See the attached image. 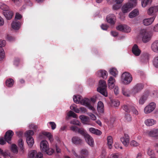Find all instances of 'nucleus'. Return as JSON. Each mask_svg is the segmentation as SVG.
Instances as JSON below:
<instances>
[{
	"mask_svg": "<svg viewBox=\"0 0 158 158\" xmlns=\"http://www.w3.org/2000/svg\"><path fill=\"white\" fill-rule=\"evenodd\" d=\"M99 86L97 89V91L105 97L108 96L106 90V85L105 81L104 80H100L99 82Z\"/></svg>",
	"mask_w": 158,
	"mask_h": 158,
	"instance_id": "f257e3e1",
	"label": "nucleus"
},
{
	"mask_svg": "<svg viewBox=\"0 0 158 158\" xmlns=\"http://www.w3.org/2000/svg\"><path fill=\"white\" fill-rule=\"evenodd\" d=\"M137 0H129V2L126 3L122 7V10L124 13H127L131 10L132 8L136 5Z\"/></svg>",
	"mask_w": 158,
	"mask_h": 158,
	"instance_id": "f03ea898",
	"label": "nucleus"
},
{
	"mask_svg": "<svg viewBox=\"0 0 158 158\" xmlns=\"http://www.w3.org/2000/svg\"><path fill=\"white\" fill-rule=\"evenodd\" d=\"M34 134L33 131L31 130L27 131L25 134V135L27 138V142L29 147H31L34 143V139L31 136Z\"/></svg>",
	"mask_w": 158,
	"mask_h": 158,
	"instance_id": "7ed1b4c3",
	"label": "nucleus"
},
{
	"mask_svg": "<svg viewBox=\"0 0 158 158\" xmlns=\"http://www.w3.org/2000/svg\"><path fill=\"white\" fill-rule=\"evenodd\" d=\"M132 77L131 74L128 72L123 73L121 77V80L124 84L128 85L132 81Z\"/></svg>",
	"mask_w": 158,
	"mask_h": 158,
	"instance_id": "20e7f679",
	"label": "nucleus"
},
{
	"mask_svg": "<svg viewBox=\"0 0 158 158\" xmlns=\"http://www.w3.org/2000/svg\"><path fill=\"white\" fill-rule=\"evenodd\" d=\"M140 35L142 36V40L144 43H147L151 39V35L147 30L143 29L140 31Z\"/></svg>",
	"mask_w": 158,
	"mask_h": 158,
	"instance_id": "39448f33",
	"label": "nucleus"
},
{
	"mask_svg": "<svg viewBox=\"0 0 158 158\" xmlns=\"http://www.w3.org/2000/svg\"><path fill=\"white\" fill-rule=\"evenodd\" d=\"M70 130L75 132H78L85 137L87 134L82 128H79L75 126H72L70 127Z\"/></svg>",
	"mask_w": 158,
	"mask_h": 158,
	"instance_id": "423d86ee",
	"label": "nucleus"
},
{
	"mask_svg": "<svg viewBox=\"0 0 158 158\" xmlns=\"http://www.w3.org/2000/svg\"><path fill=\"white\" fill-rule=\"evenodd\" d=\"M29 158H43V155L40 152L37 153L36 151L33 150L29 152Z\"/></svg>",
	"mask_w": 158,
	"mask_h": 158,
	"instance_id": "0eeeda50",
	"label": "nucleus"
},
{
	"mask_svg": "<svg viewBox=\"0 0 158 158\" xmlns=\"http://www.w3.org/2000/svg\"><path fill=\"white\" fill-rule=\"evenodd\" d=\"M6 41L4 40H0V60H3L5 57V53L2 47L5 46Z\"/></svg>",
	"mask_w": 158,
	"mask_h": 158,
	"instance_id": "6e6552de",
	"label": "nucleus"
},
{
	"mask_svg": "<svg viewBox=\"0 0 158 158\" xmlns=\"http://www.w3.org/2000/svg\"><path fill=\"white\" fill-rule=\"evenodd\" d=\"M14 135V132L11 130L7 131L4 135V139L9 143L11 144V139Z\"/></svg>",
	"mask_w": 158,
	"mask_h": 158,
	"instance_id": "1a4fd4ad",
	"label": "nucleus"
},
{
	"mask_svg": "<svg viewBox=\"0 0 158 158\" xmlns=\"http://www.w3.org/2000/svg\"><path fill=\"white\" fill-rule=\"evenodd\" d=\"M156 105V104L154 102L150 103L144 109V112L147 114L152 112L155 109Z\"/></svg>",
	"mask_w": 158,
	"mask_h": 158,
	"instance_id": "9d476101",
	"label": "nucleus"
},
{
	"mask_svg": "<svg viewBox=\"0 0 158 158\" xmlns=\"http://www.w3.org/2000/svg\"><path fill=\"white\" fill-rule=\"evenodd\" d=\"M120 140L125 146L127 147L129 143L130 137L128 134H124V136L121 138Z\"/></svg>",
	"mask_w": 158,
	"mask_h": 158,
	"instance_id": "9b49d317",
	"label": "nucleus"
},
{
	"mask_svg": "<svg viewBox=\"0 0 158 158\" xmlns=\"http://www.w3.org/2000/svg\"><path fill=\"white\" fill-rule=\"evenodd\" d=\"M107 22L111 25H113L115 24L116 21V17L114 14L109 15L106 18Z\"/></svg>",
	"mask_w": 158,
	"mask_h": 158,
	"instance_id": "f8f14e48",
	"label": "nucleus"
},
{
	"mask_svg": "<svg viewBox=\"0 0 158 158\" xmlns=\"http://www.w3.org/2000/svg\"><path fill=\"white\" fill-rule=\"evenodd\" d=\"M48 142L45 140L41 141L40 143V148L41 150L43 152L47 151L48 149Z\"/></svg>",
	"mask_w": 158,
	"mask_h": 158,
	"instance_id": "ddd939ff",
	"label": "nucleus"
},
{
	"mask_svg": "<svg viewBox=\"0 0 158 158\" xmlns=\"http://www.w3.org/2000/svg\"><path fill=\"white\" fill-rule=\"evenodd\" d=\"M132 52L135 56H138L140 55L141 51L139 48L138 45L135 44L132 48Z\"/></svg>",
	"mask_w": 158,
	"mask_h": 158,
	"instance_id": "4468645a",
	"label": "nucleus"
},
{
	"mask_svg": "<svg viewBox=\"0 0 158 158\" xmlns=\"http://www.w3.org/2000/svg\"><path fill=\"white\" fill-rule=\"evenodd\" d=\"M144 85L142 83H138L133 87V92L135 94L140 91L143 88Z\"/></svg>",
	"mask_w": 158,
	"mask_h": 158,
	"instance_id": "2eb2a0df",
	"label": "nucleus"
},
{
	"mask_svg": "<svg viewBox=\"0 0 158 158\" xmlns=\"http://www.w3.org/2000/svg\"><path fill=\"white\" fill-rule=\"evenodd\" d=\"M87 143L91 147H93L94 145V142L93 138L89 135H85L84 137Z\"/></svg>",
	"mask_w": 158,
	"mask_h": 158,
	"instance_id": "dca6fc26",
	"label": "nucleus"
},
{
	"mask_svg": "<svg viewBox=\"0 0 158 158\" xmlns=\"http://www.w3.org/2000/svg\"><path fill=\"white\" fill-rule=\"evenodd\" d=\"M97 76L102 77L103 79H106L107 77L108 73L105 70H100L97 73Z\"/></svg>",
	"mask_w": 158,
	"mask_h": 158,
	"instance_id": "f3484780",
	"label": "nucleus"
},
{
	"mask_svg": "<svg viewBox=\"0 0 158 158\" xmlns=\"http://www.w3.org/2000/svg\"><path fill=\"white\" fill-rule=\"evenodd\" d=\"M115 80L112 77L110 76L108 80V85L110 89H113L115 85Z\"/></svg>",
	"mask_w": 158,
	"mask_h": 158,
	"instance_id": "a211bd4d",
	"label": "nucleus"
},
{
	"mask_svg": "<svg viewBox=\"0 0 158 158\" xmlns=\"http://www.w3.org/2000/svg\"><path fill=\"white\" fill-rule=\"evenodd\" d=\"M158 11V6L151 7L148 10V13L149 15H153Z\"/></svg>",
	"mask_w": 158,
	"mask_h": 158,
	"instance_id": "6ab92c4d",
	"label": "nucleus"
},
{
	"mask_svg": "<svg viewBox=\"0 0 158 158\" xmlns=\"http://www.w3.org/2000/svg\"><path fill=\"white\" fill-rule=\"evenodd\" d=\"M154 19L153 17L150 18L145 19L143 20V23L145 26L149 25L152 23Z\"/></svg>",
	"mask_w": 158,
	"mask_h": 158,
	"instance_id": "aec40b11",
	"label": "nucleus"
},
{
	"mask_svg": "<svg viewBox=\"0 0 158 158\" xmlns=\"http://www.w3.org/2000/svg\"><path fill=\"white\" fill-rule=\"evenodd\" d=\"M3 13L6 18L8 20L11 19L13 15V12L9 10L5 11H3Z\"/></svg>",
	"mask_w": 158,
	"mask_h": 158,
	"instance_id": "412c9836",
	"label": "nucleus"
},
{
	"mask_svg": "<svg viewBox=\"0 0 158 158\" xmlns=\"http://www.w3.org/2000/svg\"><path fill=\"white\" fill-rule=\"evenodd\" d=\"M97 110L100 113H103L104 112V106L103 103L101 101L98 103Z\"/></svg>",
	"mask_w": 158,
	"mask_h": 158,
	"instance_id": "4be33fe9",
	"label": "nucleus"
},
{
	"mask_svg": "<svg viewBox=\"0 0 158 158\" xmlns=\"http://www.w3.org/2000/svg\"><path fill=\"white\" fill-rule=\"evenodd\" d=\"M12 27L15 30H18L20 26V23L16 20H15L11 24Z\"/></svg>",
	"mask_w": 158,
	"mask_h": 158,
	"instance_id": "5701e85b",
	"label": "nucleus"
},
{
	"mask_svg": "<svg viewBox=\"0 0 158 158\" xmlns=\"http://www.w3.org/2000/svg\"><path fill=\"white\" fill-rule=\"evenodd\" d=\"M151 48L154 52H158V40H155L152 43Z\"/></svg>",
	"mask_w": 158,
	"mask_h": 158,
	"instance_id": "b1692460",
	"label": "nucleus"
},
{
	"mask_svg": "<svg viewBox=\"0 0 158 158\" xmlns=\"http://www.w3.org/2000/svg\"><path fill=\"white\" fill-rule=\"evenodd\" d=\"M144 122L147 126H150L156 124V121L153 119H148L145 120Z\"/></svg>",
	"mask_w": 158,
	"mask_h": 158,
	"instance_id": "393cba45",
	"label": "nucleus"
},
{
	"mask_svg": "<svg viewBox=\"0 0 158 158\" xmlns=\"http://www.w3.org/2000/svg\"><path fill=\"white\" fill-rule=\"evenodd\" d=\"M89 131L92 133L98 135H100L102 133V132L100 130L93 127L89 128Z\"/></svg>",
	"mask_w": 158,
	"mask_h": 158,
	"instance_id": "a878e982",
	"label": "nucleus"
},
{
	"mask_svg": "<svg viewBox=\"0 0 158 158\" xmlns=\"http://www.w3.org/2000/svg\"><path fill=\"white\" fill-rule=\"evenodd\" d=\"M72 142L76 144H81L82 142V140L79 137L75 136L72 139Z\"/></svg>",
	"mask_w": 158,
	"mask_h": 158,
	"instance_id": "bb28decb",
	"label": "nucleus"
},
{
	"mask_svg": "<svg viewBox=\"0 0 158 158\" xmlns=\"http://www.w3.org/2000/svg\"><path fill=\"white\" fill-rule=\"evenodd\" d=\"M89 154L88 151L86 149H83L80 152V156H79V158H81L82 157L86 158Z\"/></svg>",
	"mask_w": 158,
	"mask_h": 158,
	"instance_id": "cd10ccee",
	"label": "nucleus"
},
{
	"mask_svg": "<svg viewBox=\"0 0 158 158\" xmlns=\"http://www.w3.org/2000/svg\"><path fill=\"white\" fill-rule=\"evenodd\" d=\"M149 54L147 52L143 53L141 56V59L143 62H146L148 60Z\"/></svg>",
	"mask_w": 158,
	"mask_h": 158,
	"instance_id": "c85d7f7f",
	"label": "nucleus"
},
{
	"mask_svg": "<svg viewBox=\"0 0 158 158\" xmlns=\"http://www.w3.org/2000/svg\"><path fill=\"white\" fill-rule=\"evenodd\" d=\"M107 144L108 148L110 149H111L112 147V144L113 143V139L112 136H107Z\"/></svg>",
	"mask_w": 158,
	"mask_h": 158,
	"instance_id": "c756f323",
	"label": "nucleus"
},
{
	"mask_svg": "<svg viewBox=\"0 0 158 158\" xmlns=\"http://www.w3.org/2000/svg\"><path fill=\"white\" fill-rule=\"evenodd\" d=\"M139 14V11L138 9H135L132 11L129 14V17L130 18H132L136 16Z\"/></svg>",
	"mask_w": 158,
	"mask_h": 158,
	"instance_id": "7c9ffc66",
	"label": "nucleus"
},
{
	"mask_svg": "<svg viewBox=\"0 0 158 158\" xmlns=\"http://www.w3.org/2000/svg\"><path fill=\"white\" fill-rule=\"evenodd\" d=\"M148 135L151 137L158 136V129L151 131L148 133Z\"/></svg>",
	"mask_w": 158,
	"mask_h": 158,
	"instance_id": "2f4dec72",
	"label": "nucleus"
},
{
	"mask_svg": "<svg viewBox=\"0 0 158 158\" xmlns=\"http://www.w3.org/2000/svg\"><path fill=\"white\" fill-rule=\"evenodd\" d=\"M82 97L79 95H75L73 97V100L76 103H79Z\"/></svg>",
	"mask_w": 158,
	"mask_h": 158,
	"instance_id": "473e14b6",
	"label": "nucleus"
},
{
	"mask_svg": "<svg viewBox=\"0 0 158 158\" xmlns=\"http://www.w3.org/2000/svg\"><path fill=\"white\" fill-rule=\"evenodd\" d=\"M123 94L125 96L129 97L130 96V91L129 89L125 87H123L122 89Z\"/></svg>",
	"mask_w": 158,
	"mask_h": 158,
	"instance_id": "72a5a7b5",
	"label": "nucleus"
},
{
	"mask_svg": "<svg viewBox=\"0 0 158 158\" xmlns=\"http://www.w3.org/2000/svg\"><path fill=\"white\" fill-rule=\"evenodd\" d=\"M89 102L90 101L89 99L87 98H85L82 99V98L80 103L82 105H83L86 106L88 105V104Z\"/></svg>",
	"mask_w": 158,
	"mask_h": 158,
	"instance_id": "f704fd0d",
	"label": "nucleus"
},
{
	"mask_svg": "<svg viewBox=\"0 0 158 158\" xmlns=\"http://www.w3.org/2000/svg\"><path fill=\"white\" fill-rule=\"evenodd\" d=\"M14 81L12 79L10 78L7 80L6 82V85L8 87H11L13 86Z\"/></svg>",
	"mask_w": 158,
	"mask_h": 158,
	"instance_id": "c9c22d12",
	"label": "nucleus"
},
{
	"mask_svg": "<svg viewBox=\"0 0 158 158\" xmlns=\"http://www.w3.org/2000/svg\"><path fill=\"white\" fill-rule=\"evenodd\" d=\"M79 118L81 119L82 122L84 123H86L89 121V118L86 116L81 115L79 116Z\"/></svg>",
	"mask_w": 158,
	"mask_h": 158,
	"instance_id": "e433bc0d",
	"label": "nucleus"
},
{
	"mask_svg": "<svg viewBox=\"0 0 158 158\" xmlns=\"http://www.w3.org/2000/svg\"><path fill=\"white\" fill-rule=\"evenodd\" d=\"M43 134L44 135L47 137L51 143H52L53 142V139L52 136L50 132H44Z\"/></svg>",
	"mask_w": 158,
	"mask_h": 158,
	"instance_id": "4c0bfd02",
	"label": "nucleus"
},
{
	"mask_svg": "<svg viewBox=\"0 0 158 158\" xmlns=\"http://www.w3.org/2000/svg\"><path fill=\"white\" fill-rule=\"evenodd\" d=\"M109 72L110 74L114 77H116L118 74V72L117 69L114 68H112L110 69Z\"/></svg>",
	"mask_w": 158,
	"mask_h": 158,
	"instance_id": "58836bf2",
	"label": "nucleus"
},
{
	"mask_svg": "<svg viewBox=\"0 0 158 158\" xmlns=\"http://www.w3.org/2000/svg\"><path fill=\"white\" fill-rule=\"evenodd\" d=\"M148 96L147 95H143L139 100V103L140 104H143L144 102L147 100Z\"/></svg>",
	"mask_w": 158,
	"mask_h": 158,
	"instance_id": "ea45409f",
	"label": "nucleus"
},
{
	"mask_svg": "<svg viewBox=\"0 0 158 158\" xmlns=\"http://www.w3.org/2000/svg\"><path fill=\"white\" fill-rule=\"evenodd\" d=\"M0 8L5 11L9 10V7L4 3L0 2Z\"/></svg>",
	"mask_w": 158,
	"mask_h": 158,
	"instance_id": "a19ab883",
	"label": "nucleus"
},
{
	"mask_svg": "<svg viewBox=\"0 0 158 158\" xmlns=\"http://www.w3.org/2000/svg\"><path fill=\"white\" fill-rule=\"evenodd\" d=\"M132 106L129 105H124L122 106L123 109L127 112H131V107Z\"/></svg>",
	"mask_w": 158,
	"mask_h": 158,
	"instance_id": "79ce46f5",
	"label": "nucleus"
},
{
	"mask_svg": "<svg viewBox=\"0 0 158 158\" xmlns=\"http://www.w3.org/2000/svg\"><path fill=\"white\" fill-rule=\"evenodd\" d=\"M18 146L20 148V149L22 151L23 149V139H19L18 141Z\"/></svg>",
	"mask_w": 158,
	"mask_h": 158,
	"instance_id": "37998d69",
	"label": "nucleus"
},
{
	"mask_svg": "<svg viewBox=\"0 0 158 158\" xmlns=\"http://www.w3.org/2000/svg\"><path fill=\"white\" fill-rule=\"evenodd\" d=\"M150 3L151 0H142V6L143 7H145Z\"/></svg>",
	"mask_w": 158,
	"mask_h": 158,
	"instance_id": "c03bdc74",
	"label": "nucleus"
},
{
	"mask_svg": "<svg viewBox=\"0 0 158 158\" xmlns=\"http://www.w3.org/2000/svg\"><path fill=\"white\" fill-rule=\"evenodd\" d=\"M11 151L14 153H17L18 152V150L17 146L15 144L12 145L11 148Z\"/></svg>",
	"mask_w": 158,
	"mask_h": 158,
	"instance_id": "a18cd8bd",
	"label": "nucleus"
},
{
	"mask_svg": "<svg viewBox=\"0 0 158 158\" xmlns=\"http://www.w3.org/2000/svg\"><path fill=\"white\" fill-rule=\"evenodd\" d=\"M153 64L155 67L158 69V56L154 58L153 60Z\"/></svg>",
	"mask_w": 158,
	"mask_h": 158,
	"instance_id": "49530a36",
	"label": "nucleus"
},
{
	"mask_svg": "<svg viewBox=\"0 0 158 158\" xmlns=\"http://www.w3.org/2000/svg\"><path fill=\"white\" fill-rule=\"evenodd\" d=\"M112 104L115 106H118L120 104V102L117 100H114L112 102Z\"/></svg>",
	"mask_w": 158,
	"mask_h": 158,
	"instance_id": "de8ad7c7",
	"label": "nucleus"
},
{
	"mask_svg": "<svg viewBox=\"0 0 158 158\" xmlns=\"http://www.w3.org/2000/svg\"><path fill=\"white\" fill-rule=\"evenodd\" d=\"M131 28L127 26V25H124V32H125L128 33L130 32L131 31Z\"/></svg>",
	"mask_w": 158,
	"mask_h": 158,
	"instance_id": "09e8293b",
	"label": "nucleus"
},
{
	"mask_svg": "<svg viewBox=\"0 0 158 158\" xmlns=\"http://www.w3.org/2000/svg\"><path fill=\"white\" fill-rule=\"evenodd\" d=\"M68 115L69 117H72L74 118H77V114L71 110L69 111Z\"/></svg>",
	"mask_w": 158,
	"mask_h": 158,
	"instance_id": "8fccbe9b",
	"label": "nucleus"
},
{
	"mask_svg": "<svg viewBox=\"0 0 158 158\" xmlns=\"http://www.w3.org/2000/svg\"><path fill=\"white\" fill-rule=\"evenodd\" d=\"M124 25H119L116 27V29L118 30L124 31Z\"/></svg>",
	"mask_w": 158,
	"mask_h": 158,
	"instance_id": "3c124183",
	"label": "nucleus"
},
{
	"mask_svg": "<svg viewBox=\"0 0 158 158\" xmlns=\"http://www.w3.org/2000/svg\"><path fill=\"white\" fill-rule=\"evenodd\" d=\"M131 111L132 112L133 114L135 115H137L138 114V111L134 107L132 106L131 107Z\"/></svg>",
	"mask_w": 158,
	"mask_h": 158,
	"instance_id": "603ef678",
	"label": "nucleus"
},
{
	"mask_svg": "<svg viewBox=\"0 0 158 158\" xmlns=\"http://www.w3.org/2000/svg\"><path fill=\"white\" fill-rule=\"evenodd\" d=\"M70 123L73 125H75L80 126L81 125L80 123L78 121L73 120L70 122Z\"/></svg>",
	"mask_w": 158,
	"mask_h": 158,
	"instance_id": "864d4df0",
	"label": "nucleus"
},
{
	"mask_svg": "<svg viewBox=\"0 0 158 158\" xmlns=\"http://www.w3.org/2000/svg\"><path fill=\"white\" fill-rule=\"evenodd\" d=\"M130 144L131 146L136 147L138 146L139 145V144L136 141L133 140L131 142Z\"/></svg>",
	"mask_w": 158,
	"mask_h": 158,
	"instance_id": "5fc2aeb1",
	"label": "nucleus"
},
{
	"mask_svg": "<svg viewBox=\"0 0 158 158\" xmlns=\"http://www.w3.org/2000/svg\"><path fill=\"white\" fill-rule=\"evenodd\" d=\"M125 118L127 122L130 121L131 120V117L129 114H126Z\"/></svg>",
	"mask_w": 158,
	"mask_h": 158,
	"instance_id": "6e6d98bb",
	"label": "nucleus"
},
{
	"mask_svg": "<svg viewBox=\"0 0 158 158\" xmlns=\"http://www.w3.org/2000/svg\"><path fill=\"white\" fill-rule=\"evenodd\" d=\"M148 154L149 156H153L154 155V152L152 149L149 148L148 151Z\"/></svg>",
	"mask_w": 158,
	"mask_h": 158,
	"instance_id": "4d7b16f0",
	"label": "nucleus"
},
{
	"mask_svg": "<svg viewBox=\"0 0 158 158\" xmlns=\"http://www.w3.org/2000/svg\"><path fill=\"white\" fill-rule=\"evenodd\" d=\"M49 123L50 125L52 130H53L56 128V125L54 122H50Z\"/></svg>",
	"mask_w": 158,
	"mask_h": 158,
	"instance_id": "13d9d810",
	"label": "nucleus"
},
{
	"mask_svg": "<svg viewBox=\"0 0 158 158\" xmlns=\"http://www.w3.org/2000/svg\"><path fill=\"white\" fill-rule=\"evenodd\" d=\"M45 152L48 155H51L54 152V150L52 149H49L48 148V149L47 151H45Z\"/></svg>",
	"mask_w": 158,
	"mask_h": 158,
	"instance_id": "bf43d9fd",
	"label": "nucleus"
},
{
	"mask_svg": "<svg viewBox=\"0 0 158 158\" xmlns=\"http://www.w3.org/2000/svg\"><path fill=\"white\" fill-rule=\"evenodd\" d=\"M120 4H114V5H113V9L115 10H117L119 9L121 6V5Z\"/></svg>",
	"mask_w": 158,
	"mask_h": 158,
	"instance_id": "052dcab7",
	"label": "nucleus"
},
{
	"mask_svg": "<svg viewBox=\"0 0 158 158\" xmlns=\"http://www.w3.org/2000/svg\"><path fill=\"white\" fill-rule=\"evenodd\" d=\"M7 40L10 41H12L14 40L15 39V38L12 36H10L9 35H8L7 36Z\"/></svg>",
	"mask_w": 158,
	"mask_h": 158,
	"instance_id": "680f3d73",
	"label": "nucleus"
},
{
	"mask_svg": "<svg viewBox=\"0 0 158 158\" xmlns=\"http://www.w3.org/2000/svg\"><path fill=\"white\" fill-rule=\"evenodd\" d=\"M88 115L90 117L91 119L93 120H96V117L93 114L90 113H88Z\"/></svg>",
	"mask_w": 158,
	"mask_h": 158,
	"instance_id": "e2e57ef3",
	"label": "nucleus"
},
{
	"mask_svg": "<svg viewBox=\"0 0 158 158\" xmlns=\"http://www.w3.org/2000/svg\"><path fill=\"white\" fill-rule=\"evenodd\" d=\"M21 15L18 13H16L15 15V20L20 19L22 18Z\"/></svg>",
	"mask_w": 158,
	"mask_h": 158,
	"instance_id": "0e129e2a",
	"label": "nucleus"
},
{
	"mask_svg": "<svg viewBox=\"0 0 158 158\" xmlns=\"http://www.w3.org/2000/svg\"><path fill=\"white\" fill-rule=\"evenodd\" d=\"M6 141L3 137H1L0 138V144L4 145L6 143Z\"/></svg>",
	"mask_w": 158,
	"mask_h": 158,
	"instance_id": "69168bd1",
	"label": "nucleus"
},
{
	"mask_svg": "<svg viewBox=\"0 0 158 158\" xmlns=\"http://www.w3.org/2000/svg\"><path fill=\"white\" fill-rule=\"evenodd\" d=\"M101 28L103 30H106L109 27L106 24H102L101 26Z\"/></svg>",
	"mask_w": 158,
	"mask_h": 158,
	"instance_id": "338daca9",
	"label": "nucleus"
},
{
	"mask_svg": "<svg viewBox=\"0 0 158 158\" xmlns=\"http://www.w3.org/2000/svg\"><path fill=\"white\" fill-rule=\"evenodd\" d=\"M114 147L116 149H118L120 148L121 149H123L122 147L121 146H119V145L118 143L116 142L114 143Z\"/></svg>",
	"mask_w": 158,
	"mask_h": 158,
	"instance_id": "774afa93",
	"label": "nucleus"
}]
</instances>
